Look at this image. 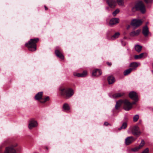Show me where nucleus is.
Returning a JSON list of instances; mask_svg holds the SVG:
<instances>
[{
  "label": "nucleus",
  "mask_w": 153,
  "mask_h": 153,
  "mask_svg": "<svg viewBox=\"0 0 153 153\" xmlns=\"http://www.w3.org/2000/svg\"><path fill=\"white\" fill-rule=\"evenodd\" d=\"M122 103L123 104V108L125 110L128 111L132 108L131 103L127 100H125L123 101L120 100L117 102L115 106V109L117 110L118 109Z\"/></svg>",
  "instance_id": "1"
},
{
  "label": "nucleus",
  "mask_w": 153,
  "mask_h": 153,
  "mask_svg": "<svg viewBox=\"0 0 153 153\" xmlns=\"http://www.w3.org/2000/svg\"><path fill=\"white\" fill-rule=\"evenodd\" d=\"M39 41L38 38L31 39L28 42L25 44L26 46L27 47L29 51H35L36 50V43Z\"/></svg>",
  "instance_id": "2"
},
{
  "label": "nucleus",
  "mask_w": 153,
  "mask_h": 153,
  "mask_svg": "<svg viewBox=\"0 0 153 153\" xmlns=\"http://www.w3.org/2000/svg\"><path fill=\"white\" fill-rule=\"evenodd\" d=\"M60 90L61 94L67 99L71 97L74 93L73 90L71 88H62Z\"/></svg>",
  "instance_id": "3"
},
{
  "label": "nucleus",
  "mask_w": 153,
  "mask_h": 153,
  "mask_svg": "<svg viewBox=\"0 0 153 153\" xmlns=\"http://www.w3.org/2000/svg\"><path fill=\"white\" fill-rule=\"evenodd\" d=\"M133 11L139 10L142 13H144L146 11L145 6L142 1H140L137 3L134 7L132 8Z\"/></svg>",
  "instance_id": "4"
},
{
  "label": "nucleus",
  "mask_w": 153,
  "mask_h": 153,
  "mask_svg": "<svg viewBox=\"0 0 153 153\" xmlns=\"http://www.w3.org/2000/svg\"><path fill=\"white\" fill-rule=\"evenodd\" d=\"M16 143H14L7 147L6 148L4 153H16L15 148L17 146Z\"/></svg>",
  "instance_id": "5"
},
{
  "label": "nucleus",
  "mask_w": 153,
  "mask_h": 153,
  "mask_svg": "<svg viewBox=\"0 0 153 153\" xmlns=\"http://www.w3.org/2000/svg\"><path fill=\"white\" fill-rule=\"evenodd\" d=\"M132 134L136 136H139L140 134L139 127L137 126H135L130 129Z\"/></svg>",
  "instance_id": "6"
},
{
  "label": "nucleus",
  "mask_w": 153,
  "mask_h": 153,
  "mask_svg": "<svg viewBox=\"0 0 153 153\" xmlns=\"http://www.w3.org/2000/svg\"><path fill=\"white\" fill-rule=\"evenodd\" d=\"M38 126V123L34 119H31L29 121L28 124V128L31 129L33 128L36 127Z\"/></svg>",
  "instance_id": "7"
},
{
  "label": "nucleus",
  "mask_w": 153,
  "mask_h": 153,
  "mask_svg": "<svg viewBox=\"0 0 153 153\" xmlns=\"http://www.w3.org/2000/svg\"><path fill=\"white\" fill-rule=\"evenodd\" d=\"M143 22L141 20L137 19H133L131 22V25L134 27H138L141 25Z\"/></svg>",
  "instance_id": "8"
},
{
  "label": "nucleus",
  "mask_w": 153,
  "mask_h": 153,
  "mask_svg": "<svg viewBox=\"0 0 153 153\" xmlns=\"http://www.w3.org/2000/svg\"><path fill=\"white\" fill-rule=\"evenodd\" d=\"M129 97L134 101H138V97L136 92L131 91L129 93Z\"/></svg>",
  "instance_id": "9"
},
{
  "label": "nucleus",
  "mask_w": 153,
  "mask_h": 153,
  "mask_svg": "<svg viewBox=\"0 0 153 153\" xmlns=\"http://www.w3.org/2000/svg\"><path fill=\"white\" fill-rule=\"evenodd\" d=\"M135 140L133 137H128L125 139V144L126 145H128L133 142Z\"/></svg>",
  "instance_id": "10"
},
{
  "label": "nucleus",
  "mask_w": 153,
  "mask_h": 153,
  "mask_svg": "<svg viewBox=\"0 0 153 153\" xmlns=\"http://www.w3.org/2000/svg\"><path fill=\"white\" fill-rule=\"evenodd\" d=\"M106 3L111 8H114L116 6V1L114 0H107Z\"/></svg>",
  "instance_id": "11"
},
{
  "label": "nucleus",
  "mask_w": 153,
  "mask_h": 153,
  "mask_svg": "<svg viewBox=\"0 0 153 153\" xmlns=\"http://www.w3.org/2000/svg\"><path fill=\"white\" fill-rule=\"evenodd\" d=\"M147 54L146 53H143L139 55H135L134 56V58L136 59H141L142 58H145L147 57Z\"/></svg>",
  "instance_id": "12"
},
{
  "label": "nucleus",
  "mask_w": 153,
  "mask_h": 153,
  "mask_svg": "<svg viewBox=\"0 0 153 153\" xmlns=\"http://www.w3.org/2000/svg\"><path fill=\"white\" fill-rule=\"evenodd\" d=\"M119 22V19L117 18H113L110 20L109 22V25L111 26L116 25Z\"/></svg>",
  "instance_id": "13"
},
{
  "label": "nucleus",
  "mask_w": 153,
  "mask_h": 153,
  "mask_svg": "<svg viewBox=\"0 0 153 153\" xmlns=\"http://www.w3.org/2000/svg\"><path fill=\"white\" fill-rule=\"evenodd\" d=\"M102 74L101 71L99 69H95L93 71L92 75L93 76H97L101 75Z\"/></svg>",
  "instance_id": "14"
},
{
  "label": "nucleus",
  "mask_w": 153,
  "mask_h": 153,
  "mask_svg": "<svg viewBox=\"0 0 153 153\" xmlns=\"http://www.w3.org/2000/svg\"><path fill=\"white\" fill-rule=\"evenodd\" d=\"M42 92H39L35 96V98L36 100L40 101L43 100V98H42Z\"/></svg>",
  "instance_id": "15"
},
{
  "label": "nucleus",
  "mask_w": 153,
  "mask_h": 153,
  "mask_svg": "<svg viewBox=\"0 0 153 153\" xmlns=\"http://www.w3.org/2000/svg\"><path fill=\"white\" fill-rule=\"evenodd\" d=\"M87 72L86 71H84L82 73H78L76 72L74 73L73 75L75 76L78 77H84L87 75Z\"/></svg>",
  "instance_id": "16"
},
{
  "label": "nucleus",
  "mask_w": 153,
  "mask_h": 153,
  "mask_svg": "<svg viewBox=\"0 0 153 153\" xmlns=\"http://www.w3.org/2000/svg\"><path fill=\"white\" fill-rule=\"evenodd\" d=\"M149 33V29L147 26L143 27L142 31L143 34L146 36L148 35Z\"/></svg>",
  "instance_id": "17"
},
{
  "label": "nucleus",
  "mask_w": 153,
  "mask_h": 153,
  "mask_svg": "<svg viewBox=\"0 0 153 153\" xmlns=\"http://www.w3.org/2000/svg\"><path fill=\"white\" fill-rule=\"evenodd\" d=\"M141 31L140 29H138L136 31H133L130 33V35L131 36H134L138 35Z\"/></svg>",
  "instance_id": "18"
},
{
  "label": "nucleus",
  "mask_w": 153,
  "mask_h": 153,
  "mask_svg": "<svg viewBox=\"0 0 153 153\" xmlns=\"http://www.w3.org/2000/svg\"><path fill=\"white\" fill-rule=\"evenodd\" d=\"M125 94V93L123 92H118L114 94L113 95V97L114 98H116L120 97Z\"/></svg>",
  "instance_id": "19"
},
{
  "label": "nucleus",
  "mask_w": 153,
  "mask_h": 153,
  "mask_svg": "<svg viewBox=\"0 0 153 153\" xmlns=\"http://www.w3.org/2000/svg\"><path fill=\"white\" fill-rule=\"evenodd\" d=\"M55 53L57 56L61 59H63L64 56L58 50H56L55 51Z\"/></svg>",
  "instance_id": "20"
},
{
  "label": "nucleus",
  "mask_w": 153,
  "mask_h": 153,
  "mask_svg": "<svg viewBox=\"0 0 153 153\" xmlns=\"http://www.w3.org/2000/svg\"><path fill=\"white\" fill-rule=\"evenodd\" d=\"M108 81L109 84H111L115 82L114 78L112 76H109L108 78Z\"/></svg>",
  "instance_id": "21"
},
{
  "label": "nucleus",
  "mask_w": 153,
  "mask_h": 153,
  "mask_svg": "<svg viewBox=\"0 0 153 153\" xmlns=\"http://www.w3.org/2000/svg\"><path fill=\"white\" fill-rule=\"evenodd\" d=\"M134 48L135 50L137 51L138 52H140L142 50V47L140 45H137L135 46Z\"/></svg>",
  "instance_id": "22"
},
{
  "label": "nucleus",
  "mask_w": 153,
  "mask_h": 153,
  "mask_svg": "<svg viewBox=\"0 0 153 153\" xmlns=\"http://www.w3.org/2000/svg\"><path fill=\"white\" fill-rule=\"evenodd\" d=\"M138 64H140V63L136 62H132L130 64V67L133 68H136L138 66Z\"/></svg>",
  "instance_id": "23"
},
{
  "label": "nucleus",
  "mask_w": 153,
  "mask_h": 153,
  "mask_svg": "<svg viewBox=\"0 0 153 153\" xmlns=\"http://www.w3.org/2000/svg\"><path fill=\"white\" fill-rule=\"evenodd\" d=\"M120 35V34L118 32H117L115 33L114 35H113V36H112L111 37V39L112 40H114L117 38H118L119 35Z\"/></svg>",
  "instance_id": "24"
},
{
  "label": "nucleus",
  "mask_w": 153,
  "mask_h": 153,
  "mask_svg": "<svg viewBox=\"0 0 153 153\" xmlns=\"http://www.w3.org/2000/svg\"><path fill=\"white\" fill-rule=\"evenodd\" d=\"M63 108L65 110H68L70 109V106L69 105L66 103H65L63 105Z\"/></svg>",
  "instance_id": "25"
},
{
  "label": "nucleus",
  "mask_w": 153,
  "mask_h": 153,
  "mask_svg": "<svg viewBox=\"0 0 153 153\" xmlns=\"http://www.w3.org/2000/svg\"><path fill=\"white\" fill-rule=\"evenodd\" d=\"M133 68H130L124 72V75H126L129 74L132 71Z\"/></svg>",
  "instance_id": "26"
},
{
  "label": "nucleus",
  "mask_w": 153,
  "mask_h": 153,
  "mask_svg": "<svg viewBox=\"0 0 153 153\" xmlns=\"http://www.w3.org/2000/svg\"><path fill=\"white\" fill-rule=\"evenodd\" d=\"M127 124L126 122H124L122 125V126L118 128L119 130H120L123 129H125L127 126Z\"/></svg>",
  "instance_id": "27"
},
{
  "label": "nucleus",
  "mask_w": 153,
  "mask_h": 153,
  "mask_svg": "<svg viewBox=\"0 0 153 153\" xmlns=\"http://www.w3.org/2000/svg\"><path fill=\"white\" fill-rule=\"evenodd\" d=\"M117 3L120 6H124V0H117Z\"/></svg>",
  "instance_id": "28"
},
{
  "label": "nucleus",
  "mask_w": 153,
  "mask_h": 153,
  "mask_svg": "<svg viewBox=\"0 0 153 153\" xmlns=\"http://www.w3.org/2000/svg\"><path fill=\"white\" fill-rule=\"evenodd\" d=\"M49 97H47L46 98L43 99V100L40 101V102L42 103H44L46 102L49 100Z\"/></svg>",
  "instance_id": "29"
},
{
  "label": "nucleus",
  "mask_w": 153,
  "mask_h": 153,
  "mask_svg": "<svg viewBox=\"0 0 153 153\" xmlns=\"http://www.w3.org/2000/svg\"><path fill=\"white\" fill-rule=\"evenodd\" d=\"M145 143L144 140H142L141 142L140 145L138 146L140 149H141L144 146Z\"/></svg>",
  "instance_id": "30"
},
{
  "label": "nucleus",
  "mask_w": 153,
  "mask_h": 153,
  "mask_svg": "<svg viewBox=\"0 0 153 153\" xmlns=\"http://www.w3.org/2000/svg\"><path fill=\"white\" fill-rule=\"evenodd\" d=\"M120 12V10L118 9H117L112 13V15L114 16H115Z\"/></svg>",
  "instance_id": "31"
},
{
  "label": "nucleus",
  "mask_w": 153,
  "mask_h": 153,
  "mask_svg": "<svg viewBox=\"0 0 153 153\" xmlns=\"http://www.w3.org/2000/svg\"><path fill=\"white\" fill-rule=\"evenodd\" d=\"M139 119V116L138 115H136L133 117V121L134 122H136Z\"/></svg>",
  "instance_id": "32"
},
{
  "label": "nucleus",
  "mask_w": 153,
  "mask_h": 153,
  "mask_svg": "<svg viewBox=\"0 0 153 153\" xmlns=\"http://www.w3.org/2000/svg\"><path fill=\"white\" fill-rule=\"evenodd\" d=\"M140 149L137 146L132 149L131 150L134 152H136L138 151Z\"/></svg>",
  "instance_id": "33"
},
{
  "label": "nucleus",
  "mask_w": 153,
  "mask_h": 153,
  "mask_svg": "<svg viewBox=\"0 0 153 153\" xmlns=\"http://www.w3.org/2000/svg\"><path fill=\"white\" fill-rule=\"evenodd\" d=\"M149 150L148 148L146 149L142 153H149Z\"/></svg>",
  "instance_id": "34"
},
{
  "label": "nucleus",
  "mask_w": 153,
  "mask_h": 153,
  "mask_svg": "<svg viewBox=\"0 0 153 153\" xmlns=\"http://www.w3.org/2000/svg\"><path fill=\"white\" fill-rule=\"evenodd\" d=\"M146 3H151L153 2V0H144Z\"/></svg>",
  "instance_id": "35"
},
{
  "label": "nucleus",
  "mask_w": 153,
  "mask_h": 153,
  "mask_svg": "<svg viewBox=\"0 0 153 153\" xmlns=\"http://www.w3.org/2000/svg\"><path fill=\"white\" fill-rule=\"evenodd\" d=\"M137 101H134V102H133L132 103H131V106H132V105H133L135 104H136V102Z\"/></svg>",
  "instance_id": "36"
},
{
  "label": "nucleus",
  "mask_w": 153,
  "mask_h": 153,
  "mask_svg": "<svg viewBox=\"0 0 153 153\" xmlns=\"http://www.w3.org/2000/svg\"><path fill=\"white\" fill-rule=\"evenodd\" d=\"M108 124V123L107 122H105L104 123V125L106 126H107Z\"/></svg>",
  "instance_id": "37"
},
{
  "label": "nucleus",
  "mask_w": 153,
  "mask_h": 153,
  "mask_svg": "<svg viewBox=\"0 0 153 153\" xmlns=\"http://www.w3.org/2000/svg\"><path fill=\"white\" fill-rule=\"evenodd\" d=\"M107 64L109 66H110L111 65V63L109 62H107Z\"/></svg>",
  "instance_id": "38"
},
{
  "label": "nucleus",
  "mask_w": 153,
  "mask_h": 153,
  "mask_svg": "<svg viewBox=\"0 0 153 153\" xmlns=\"http://www.w3.org/2000/svg\"><path fill=\"white\" fill-rule=\"evenodd\" d=\"M45 10H46L48 9V8L46 6H45Z\"/></svg>",
  "instance_id": "39"
},
{
  "label": "nucleus",
  "mask_w": 153,
  "mask_h": 153,
  "mask_svg": "<svg viewBox=\"0 0 153 153\" xmlns=\"http://www.w3.org/2000/svg\"><path fill=\"white\" fill-rule=\"evenodd\" d=\"M128 133H130V132H129V131H128Z\"/></svg>",
  "instance_id": "40"
},
{
  "label": "nucleus",
  "mask_w": 153,
  "mask_h": 153,
  "mask_svg": "<svg viewBox=\"0 0 153 153\" xmlns=\"http://www.w3.org/2000/svg\"><path fill=\"white\" fill-rule=\"evenodd\" d=\"M129 27H127V29H128V28H129Z\"/></svg>",
  "instance_id": "41"
}]
</instances>
